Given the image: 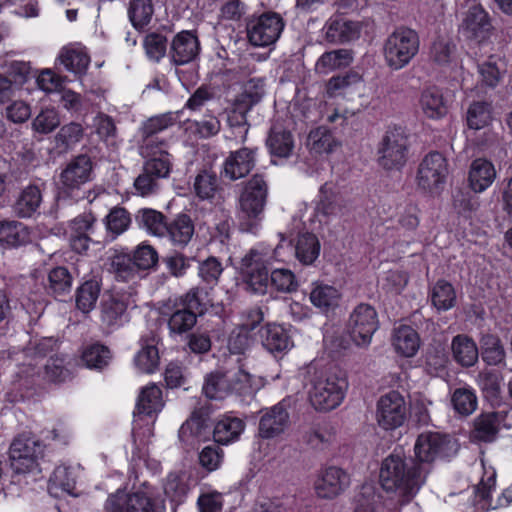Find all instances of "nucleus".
Masks as SVG:
<instances>
[{
	"label": "nucleus",
	"instance_id": "obj_53",
	"mask_svg": "<svg viewBox=\"0 0 512 512\" xmlns=\"http://www.w3.org/2000/svg\"><path fill=\"white\" fill-rule=\"evenodd\" d=\"M451 404L459 415L469 416L477 409L478 399L474 389L460 387L452 393Z\"/></svg>",
	"mask_w": 512,
	"mask_h": 512
},
{
	"label": "nucleus",
	"instance_id": "obj_6",
	"mask_svg": "<svg viewBox=\"0 0 512 512\" xmlns=\"http://www.w3.org/2000/svg\"><path fill=\"white\" fill-rule=\"evenodd\" d=\"M44 445L29 433L17 436L9 448L10 466L16 473L32 472L38 468Z\"/></svg>",
	"mask_w": 512,
	"mask_h": 512
},
{
	"label": "nucleus",
	"instance_id": "obj_17",
	"mask_svg": "<svg viewBox=\"0 0 512 512\" xmlns=\"http://www.w3.org/2000/svg\"><path fill=\"white\" fill-rule=\"evenodd\" d=\"M261 414L258 435L262 439H273L280 436L289 425L288 404L285 401L261 410Z\"/></svg>",
	"mask_w": 512,
	"mask_h": 512
},
{
	"label": "nucleus",
	"instance_id": "obj_21",
	"mask_svg": "<svg viewBox=\"0 0 512 512\" xmlns=\"http://www.w3.org/2000/svg\"><path fill=\"white\" fill-rule=\"evenodd\" d=\"M199 52L198 37L192 31L183 30L173 37L169 57L174 65L181 66L194 61Z\"/></svg>",
	"mask_w": 512,
	"mask_h": 512
},
{
	"label": "nucleus",
	"instance_id": "obj_54",
	"mask_svg": "<svg viewBox=\"0 0 512 512\" xmlns=\"http://www.w3.org/2000/svg\"><path fill=\"white\" fill-rule=\"evenodd\" d=\"M432 304L439 311L451 309L456 302V293L454 287L445 280H439L431 290Z\"/></svg>",
	"mask_w": 512,
	"mask_h": 512
},
{
	"label": "nucleus",
	"instance_id": "obj_13",
	"mask_svg": "<svg viewBox=\"0 0 512 512\" xmlns=\"http://www.w3.org/2000/svg\"><path fill=\"white\" fill-rule=\"evenodd\" d=\"M377 328L378 317L373 306L361 303L353 309L348 321V330L357 346H368Z\"/></svg>",
	"mask_w": 512,
	"mask_h": 512
},
{
	"label": "nucleus",
	"instance_id": "obj_23",
	"mask_svg": "<svg viewBox=\"0 0 512 512\" xmlns=\"http://www.w3.org/2000/svg\"><path fill=\"white\" fill-rule=\"evenodd\" d=\"M105 512H156L154 501L145 493L111 495L105 503Z\"/></svg>",
	"mask_w": 512,
	"mask_h": 512
},
{
	"label": "nucleus",
	"instance_id": "obj_46",
	"mask_svg": "<svg viewBox=\"0 0 512 512\" xmlns=\"http://www.w3.org/2000/svg\"><path fill=\"white\" fill-rule=\"evenodd\" d=\"M166 233L175 245L184 247L194 234L193 221L189 215L179 214L171 223L167 224Z\"/></svg>",
	"mask_w": 512,
	"mask_h": 512
},
{
	"label": "nucleus",
	"instance_id": "obj_51",
	"mask_svg": "<svg viewBox=\"0 0 512 512\" xmlns=\"http://www.w3.org/2000/svg\"><path fill=\"white\" fill-rule=\"evenodd\" d=\"M112 358L109 348L100 343H94L87 346L83 352L81 359L85 366L89 369L102 370L108 366Z\"/></svg>",
	"mask_w": 512,
	"mask_h": 512
},
{
	"label": "nucleus",
	"instance_id": "obj_33",
	"mask_svg": "<svg viewBox=\"0 0 512 512\" xmlns=\"http://www.w3.org/2000/svg\"><path fill=\"white\" fill-rule=\"evenodd\" d=\"M392 345L398 354L413 357L420 347V338L412 327L401 325L394 330Z\"/></svg>",
	"mask_w": 512,
	"mask_h": 512
},
{
	"label": "nucleus",
	"instance_id": "obj_7",
	"mask_svg": "<svg viewBox=\"0 0 512 512\" xmlns=\"http://www.w3.org/2000/svg\"><path fill=\"white\" fill-rule=\"evenodd\" d=\"M448 175V164L439 152L427 154L420 162L416 175L419 189L431 195H439Z\"/></svg>",
	"mask_w": 512,
	"mask_h": 512
},
{
	"label": "nucleus",
	"instance_id": "obj_61",
	"mask_svg": "<svg viewBox=\"0 0 512 512\" xmlns=\"http://www.w3.org/2000/svg\"><path fill=\"white\" fill-rule=\"evenodd\" d=\"M334 440V432L326 426H312L303 434V441L310 447L319 450L327 448Z\"/></svg>",
	"mask_w": 512,
	"mask_h": 512
},
{
	"label": "nucleus",
	"instance_id": "obj_28",
	"mask_svg": "<svg viewBox=\"0 0 512 512\" xmlns=\"http://www.w3.org/2000/svg\"><path fill=\"white\" fill-rule=\"evenodd\" d=\"M495 484L496 474L492 472L486 479L482 478L480 483L475 486V497L482 503V508L497 509L499 507H507L512 503L511 487L504 490L495 502L490 498V492L495 487Z\"/></svg>",
	"mask_w": 512,
	"mask_h": 512
},
{
	"label": "nucleus",
	"instance_id": "obj_43",
	"mask_svg": "<svg viewBox=\"0 0 512 512\" xmlns=\"http://www.w3.org/2000/svg\"><path fill=\"white\" fill-rule=\"evenodd\" d=\"M353 61V52L349 49H336L325 52L316 63V71L327 74L336 69L349 66Z\"/></svg>",
	"mask_w": 512,
	"mask_h": 512
},
{
	"label": "nucleus",
	"instance_id": "obj_15",
	"mask_svg": "<svg viewBox=\"0 0 512 512\" xmlns=\"http://www.w3.org/2000/svg\"><path fill=\"white\" fill-rule=\"evenodd\" d=\"M407 417V407L403 396L397 391L380 397L377 403V422L385 430L402 426Z\"/></svg>",
	"mask_w": 512,
	"mask_h": 512
},
{
	"label": "nucleus",
	"instance_id": "obj_57",
	"mask_svg": "<svg viewBox=\"0 0 512 512\" xmlns=\"http://www.w3.org/2000/svg\"><path fill=\"white\" fill-rule=\"evenodd\" d=\"M252 109L236 100H233L232 108L227 113V122L231 128L240 129L241 142H245L250 125L247 120V114Z\"/></svg>",
	"mask_w": 512,
	"mask_h": 512
},
{
	"label": "nucleus",
	"instance_id": "obj_37",
	"mask_svg": "<svg viewBox=\"0 0 512 512\" xmlns=\"http://www.w3.org/2000/svg\"><path fill=\"white\" fill-rule=\"evenodd\" d=\"M220 190V181L215 172L202 170L195 176L193 193L200 201L212 202Z\"/></svg>",
	"mask_w": 512,
	"mask_h": 512
},
{
	"label": "nucleus",
	"instance_id": "obj_2",
	"mask_svg": "<svg viewBox=\"0 0 512 512\" xmlns=\"http://www.w3.org/2000/svg\"><path fill=\"white\" fill-rule=\"evenodd\" d=\"M268 196V186L261 175H254L243 187L239 196V227L256 234L260 228Z\"/></svg>",
	"mask_w": 512,
	"mask_h": 512
},
{
	"label": "nucleus",
	"instance_id": "obj_12",
	"mask_svg": "<svg viewBox=\"0 0 512 512\" xmlns=\"http://www.w3.org/2000/svg\"><path fill=\"white\" fill-rule=\"evenodd\" d=\"M408 141L401 128L389 129L379 147V164L386 170L400 169L407 160Z\"/></svg>",
	"mask_w": 512,
	"mask_h": 512
},
{
	"label": "nucleus",
	"instance_id": "obj_60",
	"mask_svg": "<svg viewBox=\"0 0 512 512\" xmlns=\"http://www.w3.org/2000/svg\"><path fill=\"white\" fill-rule=\"evenodd\" d=\"M136 221L154 235L162 236L166 233L167 223L164 221V216L156 210H140L136 216Z\"/></svg>",
	"mask_w": 512,
	"mask_h": 512
},
{
	"label": "nucleus",
	"instance_id": "obj_56",
	"mask_svg": "<svg viewBox=\"0 0 512 512\" xmlns=\"http://www.w3.org/2000/svg\"><path fill=\"white\" fill-rule=\"evenodd\" d=\"M84 136V129L81 124L70 122L60 128L55 135L56 147L67 151L79 143Z\"/></svg>",
	"mask_w": 512,
	"mask_h": 512
},
{
	"label": "nucleus",
	"instance_id": "obj_64",
	"mask_svg": "<svg viewBox=\"0 0 512 512\" xmlns=\"http://www.w3.org/2000/svg\"><path fill=\"white\" fill-rule=\"evenodd\" d=\"M456 45L448 37H438L431 45L430 57L431 59L439 64H448L455 53Z\"/></svg>",
	"mask_w": 512,
	"mask_h": 512
},
{
	"label": "nucleus",
	"instance_id": "obj_5",
	"mask_svg": "<svg viewBox=\"0 0 512 512\" xmlns=\"http://www.w3.org/2000/svg\"><path fill=\"white\" fill-rule=\"evenodd\" d=\"M419 36L413 29L400 27L391 33L384 43L387 65L399 70L409 64L419 50Z\"/></svg>",
	"mask_w": 512,
	"mask_h": 512
},
{
	"label": "nucleus",
	"instance_id": "obj_44",
	"mask_svg": "<svg viewBox=\"0 0 512 512\" xmlns=\"http://www.w3.org/2000/svg\"><path fill=\"white\" fill-rule=\"evenodd\" d=\"M261 338L263 346L270 352H281L292 345L286 330L277 324H267L262 328Z\"/></svg>",
	"mask_w": 512,
	"mask_h": 512
},
{
	"label": "nucleus",
	"instance_id": "obj_45",
	"mask_svg": "<svg viewBox=\"0 0 512 512\" xmlns=\"http://www.w3.org/2000/svg\"><path fill=\"white\" fill-rule=\"evenodd\" d=\"M337 187L333 183H325L320 188V200L317 205L319 213L329 216L342 213L344 204Z\"/></svg>",
	"mask_w": 512,
	"mask_h": 512
},
{
	"label": "nucleus",
	"instance_id": "obj_39",
	"mask_svg": "<svg viewBox=\"0 0 512 512\" xmlns=\"http://www.w3.org/2000/svg\"><path fill=\"white\" fill-rule=\"evenodd\" d=\"M245 427L244 422L237 417L225 416L218 420L213 429L214 441L218 444H228L237 440Z\"/></svg>",
	"mask_w": 512,
	"mask_h": 512
},
{
	"label": "nucleus",
	"instance_id": "obj_4",
	"mask_svg": "<svg viewBox=\"0 0 512 512\" xmlns=\"http://www.w3.org/2000/svg\"><path fill=\"white\" fill-rule=\"evenodd\" d=\"M251 376L242 367L219 368L206 375L202 387L209 399H224L232 393H243L250 386Z\"/></svg>",
	"mask_w": 512,
	"mask_h": 512
},
{
	"label": "nucleus",
	"instance_id": "obj_25",
	"mask_svg": "<svg viewBox=\"0 0 512 512\" xmlns=\"http://www.w3.org/2000/svg\"><path fill=\"white\" fill-rule=\"evenodd\" d=\"M325 38L329 43L344 44L360 37L361 26L358 22L336 17L325 24Z\"/></svg>",
	"mask_w": 512,
	"mask_h": 512
},
{
	"label": "nucleus",
	"instance_id": "obj_11",
	"mask_svg": "<svg viewBox=\"0 0 512 512\" xmlns=\"http://www.w3.org/2000/svg\"><path fill=\"white\" fill-rule=\"evenodd\" d=\"M283 28L284 21L279 14L266 12L247 23V37L253 46L266 47L278 40Z\"/></svg>",
	"mask_w": 512,
	"mask_h": 512
},
{
	"label": "nucleus",
	"instance_id": "obj_29",
	"mask_svg": "<svg viewBox=\"0 0 512 512\" xmlns=\"http://www.w3.org/2000/svg\"><path fill=\"white\" fill-rule=\"evenodd\" d=\"M496 178V170L492 162L484 158L475 159L470 166L469 184L476 193L485 191Z\"/></svg>",
	"mask_w": 512,
	"mask_h": 512
},
{
	"label": "nucleus",
	"instance_id": "obj_50",
	"mask_svg": "<svg viewBox=\"0 0 512 512\" xmlns=\"http://www.w3.org/2000/svg\"><path fill=\"white\" fill-rule=\"evenodd\" d=\"M339 299L340 293L330 285L317 284L310 293L312 304L324 312L335 309Z\"/></svg>",
	"mask_w": 512,
	"mask_h": 512
},
{
	"label": "nucleus",
	"instance_id": "obj_30",
	"mask_svg": "<svg viewBox=\"0 0 512 512\" xmlns=\"http://www.w3.org/2000/svg\"><path fill=\"white\" fill-rule=\"evenodd\" d=\"M505 415L501 412H487L477 416L474 420L472 438L483 442H492L496 439L499 424Z\"/></svg>",
	"mask_w": 512,
	"mask_h": 512
},
{
	"label": "nucleus",
	"instance_id": "obj_10",
	"mask_svg": "<svg viewBox=\"0 0 512 512\" xmlns=\"http://www.w3.org/2000/svg\"><path fill=\"white\" fill-rule=\"evenodd\" d=\"M417 465L429 469V464L438 458L449 457L456 452L455 442L448 436L438 432L422 433L415 443Z\"/></svg>",
	"mask_w": 512,
	"mask_h": 512
},
{
	"label": "nucleus",
	"instance_id": "obj_36",
	"mask_svg": "<svg viewBox=\"0 0 512 512\" xmlns=\"http://www.w3.org/2000/svg\"><path fill=\"white\" fill-rule=\"evenodd\" d=\"M271 155L288 158L294 148V139L291 132L281 126H273L266 140Z\"/></svg>",
	"mask_w": 512,
	"mask_h": 512
},
{
	"label": "nucleus",
	"instance_id": "obj_14",
	"mask_svg": "<svg viewBox=\"0 0 512 512\" xmlns=\"http://www.w3.org/2000/svg\"><path fill=\"white\" fill-rule=\"evenodd\" d=\"M240 273L255 293H264L269 283L266 254L252 248L241 259Z\"/></svg>",
	"mask_w": 512,
	"mask_h": 512
},
{
	"label": "nucleus",
	"instance_id": "obj_49",
	"mask_svg": "<svg viewBox=\"0 0 512 512\" xmlns=\"http://www.w3.org/2000/svg\"><path fill=\"white\" fill-rule=\"evenodd\" d=\"M137 368L143 373H153L159 364V353L154 338L141 339V349L135 357Z\"/></svg>",
	"mask_w": 512,
	"mask_h": 512
},
{
	"label": "nucleus",
	"instance_id": "obj_19",
	"mask_svg": "<svg viewBox=\"0 0 512 512\" xmlns=\"http://www.w3.org/2000/svg\"><path fill=\"white\" fill-rule=\"evenodd\" d=\"M257 148L242 147L230 152L223 163L222 176L236 181L247 176L255 167Z\"/></svg>",
	"mask_w": 512,
	"mask_h": 512
},
{
	"label": "nucleus",
	"instance_id": "obj_18",
	"mask_svg": "<svg viewBox=\"0 0 512 512\" xmlns=\"http://www.w3.org/2000/svg\"><path fill=\"white\" fill-rule=\"evenodd\" d=\"M350 485L346 471L336 466L322 469L315 481V492L323 499H333L343 493Z\"/></svg>",
	"mask_w": 512,
	"mask_h": 512
},
{
	"label": "nucleus",
	"instance_id": "obj_62",
	"mask_svg": "<svg viewBox=\"0 0 512 512\" xmlns=\"http://www.w3.org/2000/svg\"><path fill=\"white\" fill-rule=\"evenodd\" d=\"M492 106L487 101L473 102L467 111V123L471 129H481L491 120Z\"/></svg>",
	"mask_w": 512,
	"mask_h": 512
},
{
	"label": "nucleus",
	"instance_id": "obj_59",
	"mask_svg": "<svg viewBox=\"0 0 512 512\" xmlns=\"http://www.w3.org/2000/svg\"><path fill=\"white\" fill-rule=\"evenodd\" d=\"M197 314L192 310L179 308L176 309L168 320V328L170 333L184 334L190 331L197 322Z\"/></svg>",
	"mask_w": 512,
	"mask_h": 512
},
{
	"label": "nucleus",
	"instance_id": "obj_8",
	"mask_svg": "<svg viewBox=\"0 0 512 512\" xmlns=\"http://www.w3.org/2000/svg\"><path fill=\"white\" fill-rule=\"evenodd\" d=\"M135 302L130 293L104 295L99 305V320L101 328L106 333H112L129 321L128 309Z\"/></svg>",
	"mask_w": 512,
	"mask_h": 512
},
{
	"label": "nucleus",
	"instance_id": "obj_38",
	"mask_svg": "<svg viewBox=\"0 0 512 512\" xmlns=\"http://www.w3.org/2000/svg\"><path fill=\"white\" fill-rule=\"evenodd\" d=\"M502 382V374L488 368L481 370L476 377V383L485 398L494 404H498L501 400Z\"/></svg>",
	"mask_w": 512,
	"mask_h": 512
},
{
	"label": "nucleus",
	"instance_id": "obj_55",
	"mask_svg": "<svg viewBox=\"0 0 512 512\" xmlns=\"http://www.w3.org/2000/svg\"><path fill=\"white\" fill-rule=\"evenodd\" d=\"M154 14L152 0H131L128 9L129 19L132 25L141 30L146 27Z\"/></svg>",
	"mask_w": 512,
	"mask_h": 512
},
{
	"label": "nucleus",
	"instance_id": "obj_58",
	"mask_svg": "<svg viewBox=\"0 0 512 512\" xmlns=\"http://www.w3.org/2000/svg\"><path fill=\"white\" fill-rule=\"evenodd\" d=\"M106 229L113 238L124 233L131 224L130 213L123 207H113L104 219Z\"/></svg>",
	"mask_w": 512,
	"mask_h": 512
},
{
	"label": "nucleus",
	"instance_id": "obj_24",
	"mask_svg": "<svg viewBox=\"0 0 512 512\" xmlns=\"http://www.w3.org/2000/svg\"><path fill=\"white\" fill-rule=\"evenodd\" d=\"M42 202L43 195L40 187L29 184L19 191L12 205V210L18 218H32L39 214Z\"/></svg>",
	"mask_w": 512,
	"mask_h": 512
},
{
	"label": "nucleus",
	"instance_id": "obj_3",
	"mask_svg": "<svg viewBox=\"0 0 512 512\" xmlns=\"http://www.w3.org/2000/svg\"><path fill=\"white\" fill-rule=\"evenodd\" d=\"M347 388L345 377L316 371L309 382L308 397L316 410L330 411L342 403Z\"/></svg>",
	"mask_w": 512,
	"mask_h": 512
},
{
	"label": "nucleus",
	"instance_id": "obj_47",
	"mask_svg": "<svg viewBox=\"0 0 512 512\" xmlns=\"http://www.w3.org/2000/svg\"><path fill=\"white\" fill-rule=\"evenodd\" d=\"M337 146L338 142L328 127L319 126L308 134L307 147L314 153H330Z\"/></svg>",
	"mask_w": 512,
	"mask_h": 512
},
{
	"label": "nucleus",
	"instance_id": "obj_34",
	"mask_svg": "<svg viewBox=\"0 0 512 512\" xmlns=\"http://www.w3.org/2000/svg\"><path fill=\"white\" fill-rule=\"evenodd\" d=\"M73 276L64 266L52 268L47 275L46 290L55 298L66 297L72 290Z\"/></svg>",
	"mask_w": 512,
	"mask_h": 512
},
{
	"label": "nucleus",
	"instance_id": "obj_20",
	"mask_svg": "<svg viewBox=\"0 0 512 512\" xmlns=\"http://www.w3.org/2000/svg\"><path fill=\"white\" fill-rule=\"evenodd\" d=\"M208 420V412L205 409L201 408L193 411L179 429V440L186 447H194L208 439L210 435Z\"/></svg>",
	"mask_w": 512,
	"mask_h": 512
},
{
	"label": "nucleus",
	"instance_id": "obj_26",
	"mask_svg": "<svg viewBox=\"0 0 512 512\" xmlns=\"http://www.w3.org/2000/svg\"><path fill=\"white\" fill-rule=\"evenodd\" d=\"M451 354L453 360L463 368L473 367L479 359L476 342L466 334H458L452 338Z\"/></svg>",
	"mask_w": 512,
	"mask_h": 512
},
{
	"label": "nucleus",
	"instance_id": "obj_63",
	"mask_svg": "<svg viewBox=\"0 0 512 512\" xmlns=\"http://www.w3.org/2000/svg\"><path fill=\"white\" fill-rule=\"evenodd\" d=\"M143 47L146 56L154 62H159L166 54L167 39L164 35L151 32L148 33L143 40Z\"/></svg>",
	"mask_w": 512,
	"mask_h": 512
},
{
	"label": "nucleus",
	"instance_id": "obj_31",
	"mask_svg": "<svg viewBox=\"0 0 512 512\" xmlns=\"http://www.w3.org/2000/svg\"><path fill=\"white\" fill-rule=\"evenodd\" d=\"M419 104L423 113L431 119H439L448 111L443 93L436 86L427 87L422 91Z\"/></svg>",
	"mask_w": 512,
	"mask_h": 512
},
{
	"label": "nucleus",
	"instance_id": "obj_40",
	"mask_svg": "<svg viewBox=\"0 0 512 512\" xmlns=\"http://www.w3.org/2000/svg\"><path fill=\"white\" fill-rule=\"evenodd\" d=\"M101 291V281L98 277L84 281L76 290V306L83 313H89L95 307Z\"/></svg>",
	"mask_w": 512,
	"mask_h": 512
},
{
	"label": "nucleus",
	"instance_id": "obj_32",
	"mask_svg": "<svg viewBox=\"0 0 512 512\" xmlns=\"http://www.w3.org/2000/svg\"><path fill=\"white\" fill-rule=\"evenodd\" d=\"M481 357L489 366L507 367L505 362L506 351L497 335L486 333L480 338Z\"/></svg>",
	"mask_w": 512,
	"mask_h": 512
},
{
	"label": "nucleus",
	"instance_id": "obj_27",
	"mask_svg": "<svg viewBox=\"0 0 512 512\" xmlns=\"http://www.w3.org/2000/svg\"><path fill=\"white\" fill-rule=\"evenodd\" d=\"M177 114L167 112L147 119L141 127L142 144L149 141L154 145L168 146L164 140H159L157 134L177 123Z\"/></svg>",
	"mask_w": 512,
	"mask_h": 512
},
{
	"label": "nucleus",
	"instance_id": "obj_48",
	"mask_svg": "<svg viewBox=\"0 0 512 512\" xmlns=\"http://www.w3.org/2000/svg\"><path fill=\"white\" fill-rule=\"evenodd\" d=\"M30 240L28 228L19 221L0 222V241L7 245L17 247Z\"/></svg>",
	"mask_w": 512,
	"mask_h": 512
},
{
	"label": "nucleus",
	"instance_id": "obj_1",
	"mask_svg": "<svg viewBox=\"0 0 512 512\" xmlns=\"http://www.w3.org/2000/svg\"><path fill=\"white\" fill-rule=\"evenodd\" d=\"M429 472L430 469L407 461L400 454H391L383 460L379 478L382 488L404 504L414 498Z\"/></svg>",
	"mask_w": 512,
	"mask_h": 512
},
{
	"label": "nucleus",
	"instance_id": "obj_41",
	"mask_svg": "<svg viewBox=\"0 0 512 512\" xmlns=\"http://www.w3.org/2000/svg\"><path fill=\"white\" fill-rule=\"evenodd\" d=\"M163 405L161 389L152 384L142 388L136 404V413L151 416L161 411Z\"/></svg>",
	"mask_w": 512,
	"mask_h": 512
},
{
	"label": "nucleus",
	"instance_id": "obj_22",
	"mask_svg": "<svg viewBox=\"0 0 512 512\" xmlns=\"http://www.w3.org/2000/svg\"><path fill=\"white\" fill-rule=\"evenodd\" d=\"M167 148L168 146L151 144L150 141L140 146V154L147 159L143 168L157 179L167 178L172 169Z\"/></svg>",
	"mask_w": 512,
	"mask_h": 512
},
{
	"label": "nucleus",
	"instance_id": "obj_42",
	"mask_svg": "<svg viewBox=\"0 0 512 512\" xmlns=\"http://www.w3.org/2000/svg\"><path fill=\"white\" fill-rule=\"evenodd\" d=\"M295 257L303 265H311L320 253V242L312 233L298 235L294 246Z\"/></svg>",
	"mask_w": 512,
	"mask_h": 512
},
{
	"label": "nucleus",
	"instance_id": "obj_16",
	"mask_svg": "<svg viewBox=\"0 0 512 512\" xmlns=\"http://www.w3.org/2000/svg\"><path fill=\"white\" fill-rule=\"evenodd\" d=\"M493 26L488 13L481 5H472L463 13L459 33L467 40L483 42L489 38Z\"/></svg>",
	"mask_w": 512,
	"mask_h": 512
},
{
	"label": "nucleus",
	"instance_id": "obj_9",
	"mask_svg": "<svg viewBox=\"0 0 512 512\" xmlns=\"http://www.w3.org/2000/svg\"><path fill=\"white\" fill-rule=\"evenodd\" d=\"M92 161L86 154L72 158L59 175L58 197H72L91 180Z\"/></svg>",
	"mask_w": 512,
	"mask_h": 512
},
{
	"label": "nucleus",
	"instance_id": "obj_52",
	"mask_svg": "<svg viewBox=\"0 0 512 512\" xmlns=\"http://www.w3.org/2000/svg\"><path fill=\"white\" fill-rule=\"evenodd\" d=\"M59 60L64 67L75 74H84L90 63V57L81 48H63Z\"/></svg>",
	"mask_w": 512,
	"mask_h": 512
},
{
	"label": "nucleus",
	"instance_id": "obj_35",
	"mask_svg": "<svg viewBox=\"0 0 512 512\" xmlns=\"http://www.w3.org/2000/svg\"><path fill=\"white\" fill-rule=\"evenodd\" d=\"M266 93V79L262 76H252L241 84V91L236 95V101L253 108L258 105Z\"/></svg>",
	"mask_w": 512,
	"mask_h": 512
}]
</instances>
